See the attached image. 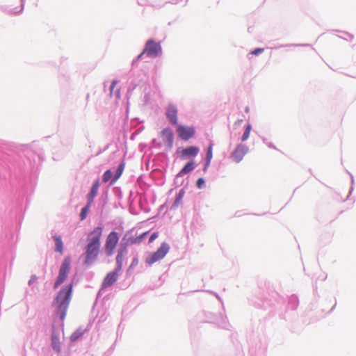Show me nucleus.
<instances>
[{"mask_svg":"<svg viewBox=\"0 0 356 356\" xmlns=\"http://www.w3.org/2000/svg\"><path fill=\"white\" fill-rule=\"evenodd\" d=\"M119 241V236L116 232H111L107 236L104 248L107 255H112Z\"/></svg>","mask_w":356,"mask_h":356,"instance_id":"5","label":"nucleus"},{"mask_svg":"<svg viewBox=\"0 0 356 356\" xmlns=\"http://www.w3.org/2000/svg\"><path fill=\"white\" fill-rule=\"evenodd\" d=\"M90 206H91V204H89V203L88 202L87 204L82 209L81 213H80L81 220H83L84 219H86Z\"/></svg>","mask_w":356,"mask_h":356,"instance_id":"21","label":"nucleus"},{"mask_svg":"<svg viewBox=\"0 0 356 356\" xmlns=\"http://www.w3.org/2000/svg\"><path fill=\"white\" fill-rule=\"evenodd\" d=\"M119 272L120 271L115 270V271L108 273L103 280L102 284V288H107L114 284L118 278Z\"/></svg>","mask_w":356,"mask_h":356,"instance_id":"9","label":"nucleus"},{"mask_svg":"<svg viewBox=\"0 0 356 356\" xmlns=\"http://www.w3.org/2000/svg\"><path fill=\"white\" fill-rule=\"evenodd\" d=\"M165 114L172 124H177V108L175 106L170 104L168 106Z\"/></svg>","mask_w":356,"mask_h":356,"instance_id":"11","label":"nucleus"},{"mask_svg":"<svg viewBox=\"0 0 356 356\" xmlns=\"http://www.w3.org/2000/svg\"><path fill=\"white\" fill-rule=\"evenodd\" d=\"M195 168L193 162H188L180 171L181 175L188 174L191 172Z\"/></svg>","mask_w":356,"mask_h":356,"instance_id":"18","label":"nucleus"},{"mask_svg":"<svg viewBox=\"0 0 356 356\" xmlns=\"http://www.w3.org/2000/svg\"><path fill=\"white\" fill-rule=\"evenodd\" d=\"M138 262L139 261H138V257H134L132 260V262H131L129 268H131L136 266L138 264Z\"/></svg>","mask_w":356,"mask_h":356,"instance_id":"27","label":"nucleus"},{"mask_svg":"<svg viewBox=\"0 0 356 356\" xmlns=\"http://www.w3.org/2000/svg\"><path fill=\"white\" fill-rule=\"evenodd\" d=\"M147 234L148 232H145L138 236L130 237L129 242L130 244H139L146 238Z\"/></svg>","mask_w":356,"mask_h":356,"instance_id":"17","label":"nucleus"},{"mask_svg":"<svg viewBox=\"0 0 356 356\" xmlns=\"http://www.w3.org/2000/svg\"><path fill=\"white\" fill-rule=\"evenodd\" d=\"M112 177V172L110 170H106L104 175H103V181L107 182Z\"/></svg>","mask_w":356,"mask_h":356,"instance_id":"24","label":"nucleus"},{"mask_svg":"<svg viewBox=\"0 0 356 356\" xmlns=\"http://www.w3.org/2000/svg\"><path fill=\"white\" fill-rule=\"evenodd\" d=\"M82 334L83 333L81 331L76 330L71 334L70 339L72 341H75L78 339H79L82 336Z\"/></svg>","mask_w":356,"mask_h":356,"instance_id":"23","label":"nucleus"},{"mask_svg":"<svg viewBox=\"0 0 356 356\" xmlns=\"http://www.w3.org/2000/svg\"><path fill=\"white\" fill-rule=\"evenodd\" d=\"M53 238L56 244L55 251L62 254L63 253V243L62 241L61 236L55 235L53 236Z\"/></svg>","mask_w":356,"mask_h":356,"instance_id":"16","label":"nucleus"},{"mask_svg":"<svg viewBox=\"0 0 356 356\" xmlns=\"http://www.w3.org/2000/svg\"><path fill=\"white\" fill-rule=\"evenodd\" d=\"M71 261L69 257H65L59 269L58 276L54 283V288L57 289L67 279L70 270Z\"/></svg>","mask_w":356,"mask_h":356,"instance_id":"3","label":"nucleus"},{"mask_svg":"<svg viewBox=\"0 0 356 356\" xmlns=\"http://www.w3.org/2000/svg\"><path fill=\"white\" fill-rule=\"evenodd\" d=\"M117 83H118V81H117L113 80V81L111 82V86H109V89H114V88L116 86Z\"/></svg>","mask_w":356,"mask_h":356,"instance_id":"30","label":"nucleus"},{"mask_svg":"<svg viewBox=\"0 0 356 356\" xmlns=\"http://www.w3.org/2000/svg\"><path fill=\"white\" fill-rule=\"evenodd\" d=\"M212 156H213L212 145H210L209 147H208L207 152L206 163L204 165V170L209 165L211 160L212 159Z\"/></svg>","mask_w":356,"mask_h":356,"instance_id":"19","label":"nucleus"},{"mask_svg":"<svg viewBox=\"0 0 356 356\" xmlns=\"http://www.w3.org/2000/svg\"><path fill=\"white\" fill-rule=\"evenodd\" d=\"M248 151V148L243 145H238L232 153L231 157L236 163L240 162Z\"/></svg>","mask_w":356,"mask_h":356,"instance_id":"8","label":"nucleus"},{"mask_svg":"<svg viewBox=\"0 0 356 356\" xmlns=\"http://www.w3.org/2000/svg\"><path fill=\"white\" fill-rule=\"evenodd\" d=\"M170 250V246L166 243H161L159 248L154 252L149 257L146 259V263L152 265L154 263L162 259L167 254Z\"/></svg>","mask_w":356,"mask_h":356,"instance_id":"4","label":"nucleus"},{"mask_svg":"<svg viewBox=\"0 0 356 356\" xmlns=\"http://www.w3.org/2000/svg\"><path fill=\"white\" fill-rule=\"evenodd\" d=\"M159 236L158 232H154L149 239V243H152Z\"/></svg>","mask_w":356,"mask_h":356,"instance_id":"28","label":"nucleus"},{"mask_svg":"<svg viewBox=\"0 0 356 356\" xmlns=\"http://www.w3.org/2000/svg\"><path fill=\"white\" fill-rule=\"evenodd\" d=\"M264 51V49H263V48H257V49H254L253 51H252L250 52V54H252V55L257 56V55L263 53Z\"/></svg>","mask_w":356,"mask_h":356,"instance_id":"26","label":"nucleus"},{"mask_svg":"<svg viewBox=\"0 0 356 356\" xmlns=\"http://www.w3.org/2000/svg\"><path fill=\"white\" fill-rule=\"evenodd\" d=\"M124 163H121L118 166V169L116 170L115 177H114L113 179L111 181V184H114L118 180V179L121 176V175L122 174V172L124 170Z\"/></svg>","mask_w":356,"mask_h":356,"instance_id":"20","label":"nucleus"},{"mask_svg":"<svg viewBox=\"0 0 356 356\" xmlns=\"http://www.w3.org/2000/svg\"><path fill=\"white\" fill-rule=\"evenodd\" d=\"M161 136L163 142L170 149L173 145V134L171 129L169 128L164 129L161 132Z\"/></svg>","mask_w":356,"mask_h":356,"instance_id":"10","label":"nucleus"},{"mask_svg":"<svg viewBox=\"0 0 356 356\" xmlns=\"http://www.w3.org/2000/svg\"><path fill=\"white\" fill-rule=\"evenodd\" d=\"M184 192L183 191H181L179 193V194L177 196L176 200L175 201V205H178L181 202V200H182V198L184 197Z\"/></svg>","mask_w":356,"mask_h":356,"instance_id":"25","label":"nucleus"},{"mask_svg":"<svg viewBox=\"0 0 356 356\" xmlns=\"http://www.w3.org/2000/svg\"><path fill=\"white\" fill-rule=\"evenodd\" d=\"M177 133L179 138L184 140H188L195 135V130L193 127L177 125Z\"/></svg>","mask_w":356,"mask_h":356,"instance_id":"7","label":"nucleus"},{"mask_svg":"<svg viewBox=\"0 0 356 356\" xmlns=\"http://www.w3.org/2000/svg\"><path fill=\"white\" fill-rule=\"evenodd\" d=\"M204 184V180L203 178H200L197 181V186L198 188H202V186Z\"/></svg>","mask_w":356,"mask_h":356,"instance_id":"29","label":"nucleus"},{"mask_svg":"<svg viewBox=\"0 0 356 356\" xmlns=\"http://www.w3.org/2000/svg\"><path fill=\"white\" fill-rule=\"evenodd\" d=\"M199 148L195 146H190L181 150V156L185 159L187 156H195L199 153Z\"/></svg>","mask_w":356,"mask_h":356,"instance_id":"14","label":"nucleus"},{"mask_svg":"<svg viewBox=\"0 0 356 356\" xmlns=\"http://www.w3.org/2000/svg\"><path fill=\"white\" fill-rule=\"evenodd\" d=\"M51 343L52 348L57 353H60L61 352V344L59 339V337L58 333H56L54 327H53L51 337Z\"/></svg>","mask_w":356,"mask_h":356,"instance_id":"12","label":"nucleus"},{"mask_svg":"<svg viewBox=\"0 0 356 356\" xmlns=\"http://www.w3.org/2000/svg\"><path fill=\"white\" fill-rule=\"evenodd\" d=\"M23 8L22 7L20 10L17 13H20L22 10Z\"/></svg>","mask_w":356,"mask_h":356,"instance_id":"32","label":"nucleus"},{"mask_svg":"<svg viewBox=\"0 0 356 356\" xmlns=\"http://www.w3.org/2000/svg\"><path fill=\"white\" fill-rule=\"evenodd\" d=\"M99 187V180L97 179L93 184V185L91 188L90 192L87 195L88 202L89 203V204H92L95 197L97 195Z\"/></svg>","mask_w":356,"mask_h":356,"instance_id":"13","label":"nucleus"},{"mask_svg":"<svg viewBox=\"0 0 356 356\" xmlns=\"http://www.w3.org/2000/svg\"><path fill=\"white\" fill-rule=\"evenodd\" d=\"M35 280V277L34 279H31V280H30V281H29V284H31V283L32 282H33Z\"/></svg>","mask_w":356,"mask_h":356,"instance_id":"31","label":"nucleus"},{"mask_svg":"<svg viewBox=\"0 0 356 356\" xmlns=\"http://www.w3.org/2000/svg\"><path fill=\"white\" fill-rule=\"evenodd\" d=\"M251 129H252L251 125L248 124L246 126V129H245V130L242 136V138H241V140L243 141L246 140L249 138Z\"/></svg>","mask_w":356,"mask_h":356,"instance_id":"22","label":"nucleus"},{"mask_svg":"<svg viewBox=\"0 0 356 356\" xmlns=\"http://www.w3.org/2000/svg\"><path fill=\"white\" fill-rule=\"evenodd\" d=\"M102 231V227H97L87 235V244L85 247L84 260V264L86 265H91L98 257L101 246Z\"/></svg>","mask_w":356,"mask_h":356,"instance_id":"1","label":"nucleus"},{"mask_svg":"<svg viewBox=\"0 0 356 356\" xmlns=\"http://www.w3.org/2000/svg\"><path fill=\"white\" fill-rule=\"evenodd\" d=\"M161 52L160 43L149 40L147 42L142 54H147L149 57L155 58Z\"/></svg>","mask_w":356,"mask_h":356,"instance_id":"6","label":"nucleus"},{"mask_svg":"<svg viewBox=\"0 0 356 356\" xmlns=\"http://www.w3.org/2000/svg\"><path fill=\"white\" fill-rule=\"evenodd\" d=\"M72 284H69L62 288L53 302V307L56 314L60 316L61 321L65 318L72 298Z\"/></svg>","mask_w":356,"mask_h":356,"instance_id":"2","label":"nucleus"},{"mask_svg":"<svg viewBox=\"0 0 356 356\" xmlns=\"http://www.w3.org/2000/svg\"><path fill=\"white\" fill-rule=\"evenodd\" d=\"M125 252V249L120 250L118 251V253L116 256L117 271H120L122 269Z\"/></svg>","mask_w":356,"mask_h":356,"instance_id":"15","label":"nucleus"}]
</instances>
